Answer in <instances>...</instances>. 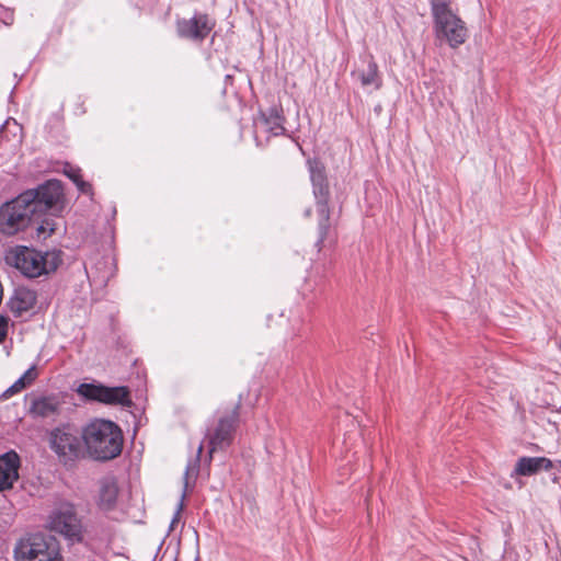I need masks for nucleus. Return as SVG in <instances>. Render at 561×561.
<instances>
[{
    "instance_id": "nucleus-1",
    "label": "nucleus",
    "mask_w": 561,
    "mask_h": 561,
    "mask_svg": "<svg viewBox=\"0 0 561 561\" xmlns=\"http://www.w3.org/2000/svg\"><path fill=\"white\" fill-rule=\"evenodd\" d=\"M82 438L88 454L96 460H111L121 455L123 433L112 421L95 419L82 428Z\"/></svg>"
},
{
    "instance_id": "nucleus-2",
    "label": "nucleus",
    "mask_w": 561,
    "mask_h": 561,
    "mask_svg": "<svg viewBox=\"0 0 561 561\" xmlns=\"http://www.w3.org/2000/svg\"><path fill=\"white\" fill-rule=\"evenodd\" d=\"M435 36L451 48L462 45L468 38V28L455 8V0H430Z\"/></svg>"
},
{
    "instance_id": "nucleus-3",
    "label": "nucleus",
    "mask_w": 561,
    "mask_h": 561,
    "mask_svg": "<svg viewBox=\"0 0 561 561\" xmlns=\"http://www.w3.org/2000/svg\"><path fill=\"white\" fill-rule=\"evenodd\" d=\"M61 261L60 252H41L24 245L12 248L5 254V262L30 278L56 271Z\"/></svg>"
},
{
    "instance_id": "nucleus-4",
    "label": "nucleus",
    "mask_w": 561,
    "mask_h": 561,
    "mask_svg": "<svg viewBox=\"0 0 561 561\" xmlns=\"http://www.w3.org/2000/svg\"><path fill=\"white\" fill-rule=\"evenodd\" d=\"M47 444L59 462L71 465L85 454L82 431L69 424L59 425L47 433Z\"/></svg>"
},
{
    "instance_id": "nucleus-5",
    "label": "nucleus",
    "mask_w": 561,
    "mask_h": 561,
    "mask_svg": "<svg viewBox=\"0 0 561 561\" xmlns=\"http://www.w3.org/2000/svg\"><path fill=\"white\" fill-rule=\"evenodd\" d=\"M31 196L32 194H20L0 206V233L14 236L38 221L28 206Z\"/></svg>"
},
{
    "instance_id": "nucleus-6",
    "label": "nucleus",
    "mask_w": 561,
    "mask_h": 561,
    "mask_svg": "<svg viewBox=\"0 0 561 561\" xmlns=\"http://www.w3.org/2000/svg\"><path fill=\"white\" fill-rule=\"evenodd\" d=\"M15 561H62L54 539L42 534H31L21 538L14 548Z\"/></svg>"
},
{
    "instance_id": "nucleus-7",
    "label": "nucleus",
    "mask_w": 561,
    "mask_h": 561,
    "mask_svg": "<svg viewBox=\"0 0 561 561\" xmlns=\"http://www.w3.org/2000/svg\"><path fill=\"white\" fill-rule=\"evenodd\" d=\"M238 422L239 405L229 414L220 416L217 424L207 430L205 439L210 459L215 451L225 450L232 444Z\"/></svg>"
},
{
    "instance_id": "nucleus-8",
    "label": "nucleus",
    "mask_w": 561,
    "mask_h": 561,
    "mask_svg": "<svg viewBox=\"0 0 561 561\" xmlns=\"http://www.w3.org/2000/svg\"><path fill=\"white\" fill-rule=\"evenodd\" d=\"M310 180L313 185V194L318 198V213L320 216V241H323V238L328 230V221L330 218V211L327 203V196L329 194L327 175L324 171L323 164L318 160H309L308 161Z\"/></svg>"
},
{
    "instance_id": "nucleus-9",
    "label": "nucleus",
    "mask_w": 561,
    "mask_h": 561,
    "mask_svg": "<svg viewBox=\"0 0 561 561\" xmlns=\"http://www.w3.org/2000/svg\"><path fill=\"white\" fill-rule=\"evenodd\" d=\"M77 393L90 401H98L104 404L130 407V392L127 387H106L103 385L81 383Z\"/></svg>"
},
{
    "instance_id": "nucleus-10",
    "label": "nucleus",
    "mask_w": 561,
    "mask_h": 561,
    "mask_svg": "<svg viewBox=\"0 0 561 561\" xmlns=\"http://www.w3.org/2000/svg\"><path fill=\"white\" fill-rule=\"evenodd\" d=\"M48 524L51 530L64 535L71 541L82 539V525L73 505L62 503L50 514Z\"/></svg>"
},
{
    "instance_id": "nucleus-11",
    "label": "nucleus",
    "mask_w": 561,
    "mask_h": 561,
    "mask_svg": "<svg viewBox=\"0 0 561 561\" xmlns=\"http://www.w3.org/2000/svg\"><path fill=\"white\" fill-rule=\"evenodd\" d=\"M22 194H32L28 206L39 220L44 214L59 203L62 197V187L59 181L50 180L36 190H28Z\"/></svg>"
},
{
    "instance_id": "nucleus-12",
    "label": "nucleus",
    "mask_w": 561,
    "mask_h": 561,
    "mask_svg": "<svg viewBox=\"0 0 561 561\" xmlns=\"http://www.w3.org/2000/svg\"><path fill=\"white\" fill-rule=\"evenodd\" d=\"M208 18L205 14L194 15L178 22V33L181 37L191 39H204L210 32Z\"/></svg>"
},
{
    "instance_id": "nucleus-13",
    "label": "nucleus",
    "mask_w": 561,
    "mask_h": 561,
    "mask_svg": "<svg viewBox=\"0 0 561 561\" xmlns=\"http://www.w3.org/2000/svg\"><path fill=\"white\" fill-rule=\"evenodd\" d=\"M20 458L10 451L0 457V491L11 489L19 478Z\"/></svg>"
},
{
    "instance_id": "nucleus-14",
    "label": "nucleus",
    "mask_w": 561,
    "mask_h": 561,
    "mask_svg": "<svg viewBox=\"0 0 561 561\" xmlns=\"http://www.w3.org/2000/svg\"><path fill=\"white\" fill-rule=\"evenodd\" d=\"M553 468V462L546 457H520L514 468L512 477H529L540 471H549Z\"/></svg>"
},
{
    "instance_id": "nucleus-15",
    "label": "nucleus",
    "mask_w": 561,
    "mask_h": 561,
    "mask_svg": "<svg viewBox=\"0 0 561 561\" xmlns=\"http://www.w3.org/2000/svg\"><path fill=\"white\" fill-rule=\"evenodd\" d=\"M36 304V293L26 287H18L8 301L11 312L15 317L30 311Z\"/></svg>"
},
{
    "instance_id": "nucleus-16",
    "label": "nucleus",
    "mask_w": 561,
    "mask_h": 561,
    "mask_svg": "<svg viewBox=\"0 0 561 561\" xmlns=\"http://www.w3.org/2000/svg\"><path fill=\"white\" fill-rule=\"evenodd\" d=\"M118 494L116 480L113 477H105L99 482L98 504L104 510L108 511L114 507Z\"/></svg>"
},
{
    "instance_id": "nucleus-17",
    "label": "nucleus",
    "mask_w": 561,
    "mask_h": 561,
    "mask_svg": "<svg viewBox=\"0 0 561 561\" xmlns=\"http://www.w3.org/2000/svg\"><path fill=\"white\" fill-rule=\"evenodd\" d=\"M61 401L57 396L39 397L32 402L31 413L37 417H49L59 413Z\"/></svg>"
},
{
    "instance_id": "nucleus-18",
    "label": "nucleus",
    "mask_w": 561,
    "mask_h": 561,
    "mask_svg": "<svg viewBox=\"0 0 561 561\" xmlns=\"http://www.w3.org/2000/svg\"><path fill=\"white\" fill-rule=\"evenodd\" d=\"M353 76L359 80L363 87L373 85L376 90L380 89L382 81L378 73V66L375 62L374 58L370 57L367 62V69L365 70H356L353 72Z\"/></svg>"
},
{
    "instance_id": "nucleus-19",
    "label": "nucleus",
    "mask_w": 561,
    "mask_h": 561,
    "mask_svg": "<svg viewBox=\"0 0 561 561\" xmlns=\"http://www.w3.org/2000/svg\"><path fill=\"white\" fill-rule=\"evenodd\" d=\"M266 125H267V128L268 130L274 135V136H277V135H280L285 131V128L284 126L282 125V122H280V118L279 116H274V117H271V118H267L265 121Z\"/></svg>"
},
{
    "instance_id": "nucleus-20",
    "label": "nucleus",
    "mask_w": 561,
    "mask_h": 561,
    "mask_svg": "<svg viewBox=\"0 0 561 561\" xmlns=\"http://www.w3.org/2000/svg\"><path fill=\"white\" fill-rule=\"evenodd\" d=\"M36 377H37L36 367L32 366L19 378V380H22L24 387H27L36 379Z\"/></svg>"
},
{
    "instance_id": "nucleus-21",
    "label": "nucleus",
    "mask_w": 561,
    "mask_h": 561,
    "mask_svg": "<svg viewBox=\"0 0 561 561\" xmlns=\"http://www.w3.org/2000/svg\"><path fill=\"white\" fill-rule=\"evenodd\" d=\"M24 385L22 382V380H16L11 387H9L3 393H2V398L4 399H9L11 398L12 396L21 392L23 389H24Z\"/></svg>"
},
{
    "instance_id": "nucleus-22",
    "label": "nucleus",
    "mask_w": 561,
    "mask_h": 561,
    "mask_svg": "<svg viewBox=\"0 0 561 561\" xmlns=\"http://www.w3.org/2000/svg\"><path fill=\"white\" fill-rule=\"evenodd\" d=\"M8 330V321L4 317L0 316V342L3 341V339L7 335Z\"/></svg>"
},
{
    "instance_id": "nucleus-23",
    "label": "nucleus",
    "mask_w": 561,
    "mask_h": 561,
    "mask_svg": "<svg viewBox=\"0 0 561 561\" xmlns=\"http://www.w3.org/2000/svg\"><path fill=\"white\" fill-rule=\"evenodd\" d=\"M75 184L78 186V188L83 192L88 193L90 191V184L82 181V179H75Z\"/></svg>"
},
{
    "instance_id": "nucleus-24",
    "label": "nucleus",
    "mask_w": 561,
    "mask_h": 561,
    "mask_svg": "<svg viewBox=\"0 0 561 561\" xmlns=\"http://www.w3.org/2000/svg\"><path fill=\"white\" fill-rule=\"evenodd\" d=\"M65 173L75 182V179H81L78 169H73L72 167H68Z\"/></svg>"
},
{
    "instance_id": "nucleus-25",
    "label": "nucleus",
    "mask_w": 561,
    "mask_h": 561,
    "mask_svg": "<svg viewBox=\"0 0 561 561\" xmlns=\"http://www.w3.org/2000/svg\"><path fill=\"white\" fill-rule=\"evenodd\" d=\"M37 231H38V236H41L42 233H45L46 232V227L44 225H41L38 228H37Z\"/></svg>"
},
{
    "instance_id": "nucleus-26",
    "label": "nucleus",
    "mask_w": 561,
    "mask_h": 561,
    "mask_svg": "<svg viewBox=\"0 0 561 561\" xmlns=\"http://www.w3.org/2000/svg\"><path fill=\"white\" fill-rule=\"evenodd\" d=\"M183 499H184V494H182V499H181V502H180V504H179V508H178V513H176V515L180 513V511H181V510H182V507H183Z\"/></svg>"
},
{
    "instance_id": "nucleus-27",
    "label": "nucleus",
    "mask_w": 561,
    "mask_h": 561,
    "mask_svg": "<svg viewBox=\"0 0 561 561\" xmlns=\"http://www.w3.org/2000/svg\"><path fill=\"white\" fill-rule=\"evenodd\" d=\"M203 448H204V446H203V443H202V444H199V446H198V448H197V455H198V456L202 454Z\"/></svg>"
}]
</instances>
